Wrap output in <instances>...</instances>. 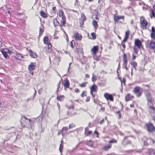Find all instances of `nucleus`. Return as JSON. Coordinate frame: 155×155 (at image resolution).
I'll return each instance as SVG.
<instances>
[{
	"mask_svg": "<svg viewBox=\"0 0 155 155\" xmlns=\"http://www.w3.org/2000/svg\"><path fill=\"white\" fill-rule=\"evenodd\" d=\"M90 100V97H87V99L86 100V102H88Z\"/></svg>",
	"mask_w": 155,
	"mask_h": 155,
	"instance_id": "864d4df0",
	"label": "nucleus"
},
{
	"mask_svg": "<svg viewBox=\"0 0 155 155\" xmlns=\"http://www.w3.org/2000/svg\"><path fill=\"white\" fill-rule=\"evenodd\" d=\"M134 92L138 97L140 96L142 92V89L139 87H135L133 91Z\"/></svg>",
	"mask_w": 155,
	"mask_h": 155,
	"instance_id": "20e7f679",
	"label": "nucleus"
},
{
	"mask_svg": "<svg viewBox=\"0 0 155 155\" xmlns=\"http://www.w3.org/2000/svg\"><path fill=\"white\" fill-rule=\"evenodd\" d=\"M86 91H83L82 94H81V96L82 97H84V96H86Z\"/></svg>",
	"mask_w": 155,
	"mask_h": 155,
	"instance_id": "58836bf2",
	"label": "nucleus"
},
{
	"mask_svg": "<svg viewBox=\"0 0 155 155\" xmlns=\"http://www.w3.org/2000/svg\"><path fill=\"white\" fill-rule=\"evenodd\" d=\"M86 84H87V83L84 82V83H83L80 84L79 86L82 87H85L86 86Z\"/></svg>",
	"mask_w": 155,
	"mask_h": 155,
	"instance_id": "f704fd0d",
	"label": "nucleus"
},
{
	"mask_svg": "<svg viewBox=\"0 0 155 155\" xmlns=\"http://www.w3.org/2000/svg\"><path fill=\"white\" fill-rule=\"evenodd\" d=\"M35 63H31L30 64L28 65V69L29 71H31L35 69Z\"/></svg>",
	"mask_w": 155,
	"mask_h": 155,
	"instance_id": "2eb2a0df",
	"label": "nucleus"
},
{
	"mask_svg": "<svg viewBox=\"0 0 155 155\" xmlns=\"http://www.w3.org/2000/svg\"><path fill=\"white\" fill-rule=\"evenodd\" d=\"M85 77L86 78H89V75L88 74H86L85 75Z\"/></svg>",
	"mask_w": 155,
	"mask_h": 155,
	"instance_id": "bf43d9fd",
	"label": "nucleus"
},
{
	"mask_svg": "<svg viewBox=\"0 0 155 155\" xmlns=\"http://www.w3.org/2000/svg\"><path fill=\"white\" fill-rule=\"evenodd\" d=\"M93 58L97 61H99V58L97 56L96 54H93Z\"/></svg>",
	"mask_w": 155,
	"mask_h": 155,
	"instance_id": "2f4dec72",
	"label": "nucleus"
},
{
	"mask_svg": "<svg viewBox=\"0 0 155 155\" xmlns=\"http://www.w3.org/2000/svg\"><path fill=\"white\" fill-rule=\"evenodd\" d=\"M28 52L30 53V55L31 58H36L37 57L38 55L35 53L33 52L31 50H28Z\"/></svg>",
	"mask_w": 155,
	"mask_h": 155,
	"instance_id": "dca6fc26",
	"label": "nucleus"
},
{
	"mask_svg": "<svg viewBox=\"0 0 155 155\" xmlns=\"http://www.w3.org/2000/svg\"><path fill=\"white\" fill-rule=\"evenodd\" d=\"M48 45V52H51L52 50V45L51 44L47 45Z\"/></svg>",
	"mask_w": 155,
	"mask_h": 155,
	"instance_id": "cd10ccee",
	"label": "nucleus"
},
{
	"mask_svg": "<svg viewBox=\"0 0 155 155\" xmlns=\"http://www.w3.org/2000/svg\"><path fill=\"white\" fill-rule=\"evenodd\" d=\"M91 133V131L89 130L88 128H86L85 129V134L87 136L89 135Z\"/></svg>",
	"mask_w": 155,
	"mask_h": 155,
	"instance_id": "a878e982",
	"label": "nucleus"
},
{
	"mask_svg": "<svg viewBox=\"0 0 155 155\" xmlns=\"http://www.w3.org/2000/svg\"><path fill=\"white\" fill-rule=\"evenodd\" d=\"M81 18L83 21H84L86 19V17L85 15L84 14H81Z\"/></svg>",
	"mask_w": 155,
	"mask_h": 155,
	"instance_id": "a19ab883",
	"label": "nucleus"
},
{
	"mask_svg": "<svg viewBox=\"0 0 155 155\" xmlns=\"http://www.w3.org/2000/svg\"><path fill=\"white\" fill-rule=\"evenodd\" d=\"M152 32H155V28L153 27H152Z\"/></svg>",
	"mask_w": 155,
	"mask_h": 155,
	"instance_id": "603ef678",
	"label": "nucleus"
},
{
	"mask_svg": "<svg viewBox=\"0 0 155 155\" xmlns=\"http://www.w3.org/2000/svg\"><path fill=\"white\" fill-rule=\"evenodd\" d=\"M74 91L75 92L77 93L79 91V90L78 88H75L74 89Z\"/></svg>",
	"mask_w": 155,
	"mask_h": 155,
	"instance_id": "6e6d98bb",
	"label": "nucleus"
},
{
	"mask_svg": "<svg viewBox=\"0 0 155 155\" xmlns=\"http://www.w3.org/2000/svg\"><path fill=\"white\" fill-rule=\"evenodd\" d=\"M133 97V96L131 95L130 94H128L125 97V100L128 101L131 100Z\"/></svg>",
	"mask_w": 155,
	"mask_h": 155,
	"instance_id": "a211bd4d",
	"label": "nucleus"
},
{
	"mask_svg": "<svg viewBox=\"0 0 155 155\" xmlns=\"http://www.w3.org/2000/svg\"><path fill=\"white\" fill-rule=\"evenodd\" d=\"M21 125L23 127L26 126L28 128H31L32 124L31 123L30 120L27 119L25 117H22L21 121Z\"/></svg>",
	"mask_w": 155,
	"mask_h": 155,
	"instance_id": "f03ea898",
	"label": "nucleus"
},
{
	"mask_svg": "<svg viewBox=\"0 0 155 155\" xmlns=\"http://www.w3.org/2000/svg\"><path fill=\"white\" fill-rule=\"evenodd\" d=\"M130 32L129 31H127L126 32L125 35L126 36H129V35Z\"/></svg>",
	"mask_w": 155,
	"mask_h": 155,
	"instance_id": "3c124183",
	"label": "nucleus"
},
{
	"mask_svg": "<svg viewBox=\"0 0 155 155\" xmlns=\"http://www.w3.org/2000/svg\"><path fill=\"white\" fill-rule=\"evenodd\" d=\"M74 38L76 40L80 41L82 38V35L78 32H75L74 35Z\"/></svg>",
	"mask_w": 155,
	"mask_h": 155,
	"instance_id": "1a4fd4ad",
	"label": "nucleus"
},
{
	"mask_svg": "<svg viewBox=\"0 0 155 155\" xmlns=\"http://www.w3.org/2000/svg\"><path fill=\"white\" fill-rule=\"evenodd\" d=\"M15 58L17 59L20 60L21 59L23 58V56L21 54L17 53L15 56Z\"/></svg>",
	"mask_w": 155,
	"mask_h": 155,
	"instance_id": "aec40b11",
	"label": "nucleus"
},
{
	"mask_svg": "<svg viewBox=\"0 0 155 155\" xmlns=\"http://www.w3.org/2000/svg\"><path fill=\"white\" fill-rule=\"evenodd\" d=\"M57 87H58V89L59 88V87H60V86H59V83L57 85Z\"/></svg>",
	"mask_w": 155,
	"mask_h": 155,
	"instance_id": "052dcab7",
	"label": "nucleus"
},
{
	"mask_svg": "<svg viewBox=\"0 0 155 155\" xmlns=\"http://www.w3.org/2000/svg\"><path fill=\"white\" fill-rule=\"evenodd\" d=\"M68 130V128L67 127H64L62 129V135L63 136L65 134V133Z\"/></svg>",
	"mask_w": 155,
	"mask_h": 155,
	"instance_id": "393cba45",
	"label": "nucleus"
},
{
	"mask_svg": "<svg viewBox=\"0 0 155 155\" xmlns=\"http://www.w3.org/2000/svg\"><path fill=\"white\" fill-rule=\"evenodd\" d=\"M111 144H109L108 145L104 146V149L106 150H107L111 147Z\"/></svg>",
	"mask_w": 155,
	"mask_h": 155,
	"instance_id": "c756f323",
	"label": "nucleus"
},
{
	"mask_svg": "<svg viewBox=\"0 0 155 155\" xmlns=\"http://www.w3.org/2000/svg\"><path fill=\"white\" fill-rule=\"evenodd\" d=\"M96 76L94 75V74H93L92 78V81L93 82L95 81L96 79Z\"/></svg>",
	"mask_w": 155,
	"mask_h": 155,
	"instance_id": "473e14b6",
	"label": "nucleus"
},
{
	"mask_svg": "<svg viewBox=\"0 0 155 155\" xmlns=\"http://www.w3.org/2000/svg\"><path fill=\"white\" fill-rule=\"evenodd\" d=\"M56 8L55 7H53V10L54 11V10H56Z\"/></svg>",
	"mask_w": 155,
	"mask_h": 155,
	"instance_id": "0e129e2a",
	"label": "nucleus"
},
{
	"mask_svg": "<svg viewBox=\"0 0 155 155\" xmlns=\"http://www.w3.org/2000/svg\"><path fill=\"white\" fill-rule=\"evenodd\" d=\"M127 64H123V67L127 71L128 70V68L127 67Z\"/></svg>",
	"mask_w": 155,
	"mask_h": 155,
	"instance_id": "a18cd8bd",
	"label": "nucleus"
},
{
	"mask_svg": "<svg viewBox=\"0 0 155 155\" xmlns=\"http://www.w3.org/2000/svg\"><path fill=\"white\" fill-rule=\"evenodd\" d=\"M2 53L3 55H4V57L6 58H9L8 56L7 55V52L5 51L3 49H2L1 50Z\"/></svg>",
	"mask_w": 155,
	"mask_h": 155,
	"instance_id": "412c9836",
	"label": "nucleus"
},
{
	"mask_svg": "<svg viewBox=\"0 0 155 155\" xmlns=\"http://www.w3.org/2000/svg\"><path fill=\"white\" fill-rule=\"evenodd\" d=\"M125 42H124L123 41H122V45L123 46V47L124 48H125V45L124 44Z\"/></svg>",
	"mask_w": 155,
	"mask_h": 155,
	"instance_id": "de8ad7c7",
	"label": "nucleus"
},
{
	"mask_svg": "<svg viewBox=\"0 0 155 155\" xmlns=\"http://www.w3.org/2000/svg\"><path fill=\"white\" fill-rule=\"evenodd\" d=\"M147 131L149 132L155 131V127H154L151 123H149L146 124Z\"/></svg>",
	"mask_w": 155,
	"mask_h": 155,
	"instance_id": "39448f33",
	"label": "nucleus"
},
{
	"mask_svg": "<svg viewBox=\"0 0 155 155\" xmlns=\"http://www.w3.org/2000/svg\"><path fill=\"white\" fill-rule=\"evenodd\" d=\"M75 127V125L73 124H70L69 126V128L70 129H71L72 128L74 127Z\"/></svg>",
	"mask_w": 155,
	"mask_h": 155,
	"instance_id": "79ce46f5",
	"label": "nucleus"
},
{
	"mask_svg": "<svg viewBox=\"0 0 155 155\" xmlns=\"http://www.w3.org/2000/svg\"><path fill=\"white\" fill-rule=\"evenodd\" d=\"M117 113L119 116V118H120V112L119 111H118L117 112Z\"/></svg>",
	"mask_w": 155,
	"mask_h": 155,
	"instance_id": "5fc2aeb1",
	"label": "nucleus"
},
{
	"mask_svg": "<svg viewBox=\"0 0 155 155\" xmlns=\"http://www.w3.org/2000/svg\"><path fill=\"white\" fill-rule=\"evenodd\" d=\"M135 46L134 48V52L137 54L138 51L136 47L138 49H140L143 48V47L142 45V42L138 39H136L134 41Z\"/></svg>",
	"mask_w": 155,
	"mask_h": 155,
	"instance_id": "f257e3e1",
	"label": "nucleus"
},
{
	"mask_svg": "<svg viewBox=\"0 0 155 155\" xmlns=\"http://www.w3.org/2000/svg\"><path fill=\"white\" fill-rule=\"evenodd\" d=\"M117 142L116 140H113L110 141L109 143H116Z\"/></svg>",
	"mask_w": 155,
	"mask_h": 155,
	"instance_id": "09e8293b",
	"label": "nucleus"
},
{
	"mask_svg": "<svg viewBox=\"0 0 155 155\" xmlns=\"http://www.w3.org/2000/svg\"><path fill=\"white\" fill-rule=\"evenodd\" d=\"M130 107H134V104H130Z\"/></svg>",
	"mask_w": 155,
	"mask_h": 155,
	"instance_id": "69168bd1",
	"label": "nucleus"
},
{
	"mask_svg": "<svg viewBox=\"0 0 155 155\" xmlns=\"http://www.w3.org/2000/svg\"><path fill=\"white\" fill-rule=\"evenodd\" d=\"M63 85L64 86L65 88H68L69 87V82L68 79L64 80L63 82Z\"/></svg>",
	"mask_w": 155,
	"mask_h": 155,
	"instance_id": "4468645a",
	"label": "nucleus"
},
{
	"mask_svg": "<svg viewBox=\"0 0 155 155\" xmlns=\"http://www.w3.org/2000/svg\"><path fill=\"white\" fill-rule=\"evenodd\" d=\"M91 35L92 37V39H95L96 38V36L95 34L94 33H92L91 34Z\"/></svg>",
	"mask_w": 155,
	"mask_h": 155,
	"instance_id": "e433bc0d",
	"label": "nucleus"
},
{
	"mask_svg": "<svg viewBox=\"0 0 155 155\" xmlns=\"http://www.w3.org/2000/svg\"><path fill=\"white\" fill-rule=\"evenodd\" d=\"M150 154L151 155H154L155 154V152L154 151L152 150L150 152Z\"/></svg>",
	"mask_w": 155,
	"mask_h": 155,
	"instance_id": "8fccbe9b",
	"label": "nucleus"
},
{
	"mask_svg": "<svg viewBox=\"0 0 155 155\" xmlns=\"http://www.w3.org/2000/svg\"><path fill=\"white\" fill-rule=\"evenodd\" d=\"M98 50V47L97 46H94L91 50V52L92 55L96 54Z\"/></svg>",
	"mask_w": 155,
	"mask_h": 155,
	"instance_id": "ddd939ff",
	"label": "nucleus"
},
{
	"mask_svg": "<svg viewBox=\"0 0 155 155\" xmlns=\"http://www.w3.org/2000/svg\"><path fill=\"white\" fill-rule=\"evenodd\" d=\"M72 42H73V41H72L71 42V48H74V46L73 45V44H72Z\"/></svg>",
	"mask_w": 155,
	"mask_h": 155,
	"instance_id": "4d7b16f0",
	"label": "nucleus"
},
{
	"mask_svg": "<svg viewBox=\"0 0 155 155\" xmlns=\"http://www.w3.org/2000/svg\"><path fill=\"white\" fill-rule=\"evenodd\" d=\"M153 8L155 10V4L153 6Z\"/></svg>",
	"mask_w": 155,
	"mask_h": 155,
	"instance_id": "774afa93",
	"label": "nucleus"
},
{
	"mask_svg": "<svg viewBox=\"0 0 155 155\" xmlns=\"http://www.w3.org/2000/svg\"><path fill=\"white\" fill-rule=\"evenodd\" d=\"M95 18L97 20H98V16H96Z\"/></svg>",
	"mask_w": 155,
	"mask_h": 155,
	"instance_id": "338daca9",
	"label": "nucleus"
},
{
	"mask_svg": "<svg viewBox=\"0 0 155 155\" xmlns=\"http://www.w3.org/2000/svg\"><path fill=\"white\" fill-rule=\"evenodd\" d=\"M87 144L90 146H92L93 145V142L91 141H89L87 142Z\"/></svg>",
	"mask_w": 155,
	"mask_h": 155,
	"instance_id": "c9c22d12",
	"label": "nucleus"
},
{
	"mask_svg": "<svg viewBox=\"0 0 155 155\" xmlns=\"http://www.w3.org/2000/svg\"><path fill=\"white\" fill-rule=\"evenodd\" d=\"M124 16H116L115 15L114 16V20L115 23H117L118 22V21L120 19H124Z\"/></svg>",
	"mask_w": 155,
	"mask_h": 155,
	"instance_id": "f8f14e48",
	"label": "nucleus"
},
{
	"mask_svg": "<svg viewBox=\"0 0 155 155\" xmlns=\"http://www.w3.org/2000/svg\"><path fill=\"white\" fill-rule=\"evenodd\" d=\"M44 27L43 25H41L39 28L40 35H41L44 32Z\"/></svg>",
	"mask_w": 155,
	"mask_h": 155,
	"instance_id": "b1692460",
	"label": "nucleus"
},
{
	"mask_svg": "<svg viewBox=\"0 0 155 155\" xmlns=\"http://www.w3.org/2000/svg\"><path fill=\"white\" fill-rule=\"evenodd\" d=\"M151 37L152 39H155V34L154 32H152Z\"/></svg>",
	"mask_w": 155,
	"mask_h": 155,
	"instance_id": "4c0bfd02",
	"label": "nucleus"
},
{
	"mask_svg": "<svg viewBox=\"0 0 155 155\" xmlns=\"http://www.w3.org/2000/svg\"><path fill=\"white\" fill-rule=\"evenodd\" d=\"M43 41L44 43L45 44L48 45L50 44L49 39L47 36H45L44 38L43 39Z\"/></svg>",
	"mask_w": 155,
	"mask_h": 155,
	"instance_id": "f3484780",
	"label": "nucleus"
},
{
	"mask_svg": "<svg viewBox=\"0 0 155 155\" xmlns=\"http://www.w3.org/2000/svg\"><path fill=\"white\" fill-rule=\"evenodd\" d=\"M92 25L94 28L95 30V31H96V29L98 27V25L97 23V22L95 20H94L92 22Z\"/></svg>",
	"mask_w": 155,
	"mask_h": 155,
	"instance_id": "6ab92c4d",
	"label": "nucleus"
},
{
	"mask_svg": "<svg viewBox=\"0 0 155 155\" xmlns=\"http://www.w3.org/2000/svg\"><path fill=\"white\" fill-rule=\"evenodd\" d=\"M123 64H127V60L125 54H124L123 55Z\"/></svg>",
	"mask_w": 155,
	"mask_h": 155,
	"instance_id": "5701e85b",
	"label": "nucleus"
},
{
	"mask_svg": "<svg viewBox=\"0 0 155 155\" xmlns=\"http://www.w3.org/2000/svg\"><path fill=\"white\" fill-rule=\"evenodd\" d=\"M63 148V145H62V143H61L60 145V148H59V150L61 153H62V150Z\"/></svg>",
	"mask_w": 155,
	"mask_h": 155,
	"instance_id": "ea45409f",
	"label": "nucleus"
},
{
	"mask_svg": "<svg viewBox=\"0 0 155 155\" xmlns=\"http://www.w3.org/2000/svg\"><path fill=\"white\" fill-rule=\"evenodd\" d=\"M130 64L133 66V68L136 70L137 65V63L135 61H132L130 62Z\"/></svg>",
	"mask_w": 155,
	"mask_h": 155,
	"instance_id": "bb28decb",
	"label": "nucleus"
},
{
	"mask_svg": "<svg viewBox=\"0 0 155 155\" xmlns=\"http://www.w3.org/2000/svg\"><path fill=\"white\" fill-rule=\"evenodd\" d=\"M128 36L125 35V38L123 41L124 42L126 41L127 40V39L128 38Z\"/></svg>",
	"mask_w": 155,
	"mask_h": 155,
	"instance_id": "c03bdc74",
	"label": "nucleus"
},
{
	"mask_svg": "<svg viewBox=\"0 0 155 155\" xmlns=\"http://www.w3.org/2000/svg\"><path fill=\"white\" fill-rule=\"evenodd\" d=\"M94 133L96 134H97V137H98V133L97 132V131H95L94 132Z\"/></svg>",
	"mask_w": 155,
	"mask_h": 155,
	"instance_id": "13d9d810",
	"label": "nucleus"
},
{
	"mask_svg": "<svg viewBox=\"0 0 155 155\" xmlns=\"http://www.w3.org/2000/svg\"><path fill=\"white\" fill-rule=\"evenodd\" d=\"M146 96L148 101V105H150L152 103L153 101L151 97V95L150 93L147 92L146 94Z\"/></svg>",
	"mask_w": 155,
	"mask_h": 155,
	"instance_id": "9d476101",
	"label": "nucleus"
},
{
	"mask_svg": "<svg viewBox=\"0 0 155 155\" xmlns=\"http://www.w3.org/2000/svg\"><path fill=\"white\" fill-rule=\"evenodd\" d=\"M140 24L142 28L144 29L146 28L147 25V21L143 17H141L140 18Z\"/></svg>",
	"mask_w": 155,
	"mask_h": 155,
	"instance_id": "423d86ee",
	"label": "nucleus"
},
{
	"mask_svg": "<svg viewBox=\"0 0 155 155\" xmlns=\"http://www.w3.org/2000/svg\"><path fill=\"white\" fill-rule=\"evenodd\" d=\"M58 16L57 18H58V17L61 18V22L62 25L64 26L65 24L66 18L64 15L63 12L60 10L58 14Z\"/></svg>",
	"mask_w": 155,
	"mask_h": 155,
	"instance_id": "7ed1b4c3",
	"label": "nucleus"
},
{
	"mask_svg": "<svg viewBox=\"0 0 155 155\" xmlns=\"http://www.w3.org/2000/svg\"><path fill=\"white\" fill-rule=\"evenodd\" d=\"M91 94L93 97H94V95L93 94V92H96L97 90V87L95 84H94L90 88Z\"/></svg>",
	"mask_w": 155,
	"mask_h": 155,
	"instance_id": "6e6552de",
	"label": "nucleus"
},
{
	"mask_svg": "<svg viewBox=\"0 0 155 155\" xmlns=\"http://www.w3.org/2000/svg\"><path fill=\"white\" fill-rule=\"evenodd\" d=\"M40 13L41 16L45 18L47 17V14L42 11H41Z\"/></svg>",
	"mask_w": 155,
	"mask_h": 155,
	"instance_id": "c85d7f7f",
	"label": "nucleus"
},
{
	"mask_svg": "<svg viewBox=\"0 0 155 155\" xmlns=\"http://www.w3.org/2000/svg\"><path fill=\"white\" fill-rule=\"evenodd\" d=\"M135 54H136L134 52V53H133V54H132V60H134L136 58V55H135Z\"/></svg>",
	"mask_w": 155,
	"mask_h": 155,
	"instance_id": "37998d69",
	"label": "nucleus"
},
{
	"mask_svg": "<svg viewBox=\"0 0 155 155\" xmlns=\"http://www.w3.org/2000/svg\"><path fill=\"white\" fill-rule=\"evenodd\" d=\"M104 97L107 100H109L111 101H113V98L112 95L108 93H105L104 94Z\"/></svg>",
	"mask_w": 155,
	"mask_h": 155,
	"instance_id": "9b49d317",
	"label": "nucleus"
},
{
	"mask_svg": "<svg viewBox=\"0 0 155 155\" xmlns=\"http://www.w3.org/2000/svg\"><path fill=\"white\" fill-rule=\"evenodd\" d=\"M133 73V68H132V69H131V75H132Z\"/></svg>",
	"mask_w": 155,
	"mask_h": 155,
	"instance_id": "680f3d73",
	"label": "nucleus"
},
{
	"mask_svg": "<svg viewBox=\"0 0 155 155\" xmlns=\"http://www.w3.org/2000/svg\"><path fill=\"white\" fill-rule=\"evenodd\" d=\"M2 45V42L0 41V48L1 47Z\"/></svg>",
	"mask_w": 155,
	"mask_h": 155,
	"instance_id": "e2e57ef3",
	"label": "nucleus"
},
{
	"mask_svg": "<svg viewBox=\"0 0 155 155\" xmlns=\"http://www.w3.org/2000/svg\"><path fill=\"white\" fill-rule=\"evenodd\" d=\"M150 105H149V108L150 109L153 110H155V107H153L152 106H150Z\"/></svg>",
	"mask_w": 155,
	"mask_h": 155,
	"instance_id": "49530a36",
	"label": "nucleus"
},
{
	"mask_svg": "<svg viewBox=\"0 0 155 155\" xmlns=\"http://www.w3.org/2000/svg\"><path fill=\"white\" fill-rule=\"evenodd\" d=\"M147 45L149 46L150 48L155 49V42L148 40L146 42Z\"/></svg>",
	"mask_w": 155,
	"mask_h": 155,
	"instance_id": "0eeeda50",
	"label": "nucleus"
},
{
	"mask_svg": "<svg viewBox=\"0 0 155 155\" xmlns=\"http://www.w3.org/2000/svg\"><path fill=\"white\" fill-rule=\"evenodd\" d=\"M53 23L54 26H57L59 24V22L57 20V18L55 19L54 20Z\"/></svg>",
	"mask_w": 155,
	"mask_h": 155,
	"instance_id": "7c9ffc66",
	"label": "nucleus"
},
{
	"mask_svg": "<svg viewBox=\"0 0 155 155\" xmlns=\"http://www.w3.org/2000/svg\"><path fill=\"white\" fill-rule=\"evenodd\" d=\"M64 98V97L63 95H57V99L60 101H62Z\"/></svg>",
	"mask_w": 155,
	"mask_h": 155,
	"instance_id": "4be33fe9",
	"label": "nucleus"
},
{
	"mask_svg": "<svg viewBox=\"0 0 155 155\" xmlns=\"http://www.w3.org/2000/svg\"><path fill=\"white\" fill-rule=\"evenodd\" d=\"M150 16L151 18L154 17H155V14L153 11L152 10H151V13L150 14Z\"/></svg>",
	"mask_w": 155,
	"mask_h": 155,
	"instance_id": "72a5a7b5",
	"label": "nucleus"
}]
</instances>
